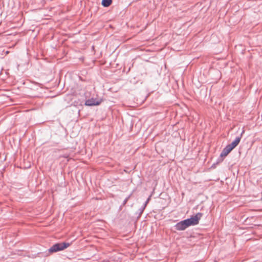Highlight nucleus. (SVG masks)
<instances>
[{"instance_id": "f257e3e1", "label": "nucleus", "mask_w": 262, "mask_h": 262, "mask_svg": "<svg viewBox=\"0 0 262 262\" xmlns=\"http://www.w3.org/2000/svg\"><path fill=\"white\" fill-rule=\"evenodd\" d=\"M70 245V243L66 242L56 243L53 245L52 247H51L48 250V251L50 254H52L60 251L63 250L64 249L69 247Z\"/></svg>"}, {"instance_id": "f03ea898", "label": "nucleus", "mask_w": 262, "mask_h": 262, "mask_svg": "<svg viewBox=\"0 0 262 262\" xmlns=\"http://www.w3.org/2000/svg\"><path fill=\"white\" fill-rule=\"evenodd\" d=\"M202 215L203 214L202 213L198 212L195 215L192 216L190 218L186 219L185 221L188 226L189 227L198 224Z\"/></svg>"}, {"instance_id": "7ed1b4c3", "label": "nucleus", "mask_w": 262, "mask_h": 262, "mask_svg": "<svg viewBox=\"0 0 262 262\" xmlns=\"http://www.w3.org/2000/svg\"><path fill=\"white\" fill-rule=\"evenodd\" d=\"M232 149L227 145L222 150L220 154V158L218 159L219 162H222L223 158L226 157Z\"/></svg>"}, {"instance_id": "20e7f679", "label": "nucleus", "mask_w": 262, "mask_h": 262, "mask_svg": "<svg viewBox=\"0 0 262 262\" xmlns=\"http://www.w3.org/2000/svg\"><path fill=\"white\" fill-rule=\"evenodd\" d=\"M188 226L185 220L178 223L175 226L174 228L177 230L182 231L185 230Z\"/></svg>"}, {"instance_id": "39448f33", "label": "nucleus", "mask_w": 262, "mask_h": 262, "mask_svg": "<svg viewBox=\"0 0 262 262\" xmlns=\"http://www.w3.org/2000/svg\"><path fill=\"white\" fill-rule=\"evenodd\" d=\"M100 104V101L94 98L89 99L85 101V105L86 106H96Z\"/></svg>"}, {"instance_id": "423d86ee", "label": "nucleus", "mask_w": 262, "mask_h": 262, "mask_svg": "<svg viewBox=\"0 0 262 262\" xmlns=\"http://www.w3.org/2000/svg\"><path fill=\"white\" fill-rule=\"evenodd\" d=\"M242 135L241 134L240 136L236 137L235 140L232 142L231 144H228V146L232 149L234 148L239 144L241 139Z\"/></svg>"}, {"instance_id": "0eeeda50", "label": "nucleus", "mask_w": 262, "mask_h": 262, "mask_svg": "<svg viewBox=\"0 0 262 262\" xmlns=\"http://www.w3.org/2000/svg\"><path fill=\"white\" fill-rule=\"evenodd\" d=\"M112 3V0H102L101 3L103 6L107 7L110 6Z\"/></svg>"}, {"instance_id": "6e6552de", "label": "nucleus", "mask_w": 262, "mask_h": 262, "mask_svg": "<svg viewBox=\"0 0 262 262\" xmlns=\"http://www.w3.org/2000/svg\"><path fill=\"white\" fill-rule=\"evenodd\" d=\"M132 194H130L129 195H128L127 198H126L125 199V200L123 201V203H122V205L124 206L125 205L126 203L127 202L128 200H129V199L130 198V196L132 195Z\"/></svg>"}, {"instance_id": "1a4fd4ad", "label": "nucleus", "mask_w": 262, "mask_h": 262, "mask_svg": "<svg viewBox=\"0 0 262 262\" xmlns=\"http://www.w3.org/2000/svg\"><path fill=\"white\" fill-rule=\"evenodd\" d=\"M145 207H144L143 206L139 209V216H141V215L142 214V213H143L144 210L145 209Z\"/></svg>"}, {"instance_id": "9d476101", "label": "nucleus", "mask_w": 262, "mask_h": 262, "mask_svg": "<svg viewBox=\"0 0 262 262\" xmlns=\"http://www.w3.org/2000/svg\"><path fill=\"white\" fill-rule=\"evenodd\" d=\"M150 197L149 196V197L147 199V200L146 201V202L144 203V205H143V206H144V207H146V206L147 204H148V203L149 201L150 200Z\"/></svg>"}]
</instances>
